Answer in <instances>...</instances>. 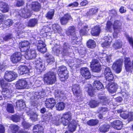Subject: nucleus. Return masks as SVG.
Masks as SVG:
<instances>
[{
    "label": "nucleus",
    "instance_id": "a211bd4d",
    "mask_svg": "<svg viewBox=\"0 0 133 133\" xmlns=\"http://www.w3.org/2000/svg\"><path fill=\"white\" fill-rule=\"evenodd\" d=\"M72 18L70 14H66L60 18V21L62 25H65L66 24L69 20H72Z\"/></svg>",
    "mask_w": 133,
    "mask_h": 133
},
{
    "label": "nucleus",
    "instance_id": "7ed1b4c3",
    "mask_svg": "<svg viewBox=\"0 0 133 133\" xmlns=\"http://www.w3.org/2000/svg\"><path fill=\"white\" fill-rule=\"evenodd\" d=\"M58 73L61 81H64L68 78V72L65 66L63 65L60 66L58 69Z\"/></svg>",
    "mask_w": 133,
    "mask_h": 133
},
{
    "label": "nucleus",
    "instance_id": "20e7f679",
    "mask_svg": "<svg viewBox=\"0 0 133 133\" xmlns=\"http://www.w3.org/2000/svg\"><path fill=\"white\" fill-rule=\"evenodd\" d=\"M72 115L70 112H68L63 114L62 116H59L58 119L59 123H62L64 125H66L70 122Z\"/></svg>",
    "mask_w": 133,
    "mask_h": 133
},
{
    "label": "nucleus",
    "instance_id": "49530a36",
    "mask_svg": "<svg viewBox=\"0 0 133 133\" xmlns=\"http://www.w3.org/2000/svg\"><path fill=\"white\" fill-rule=\"evenodd\" d=\"M89 104L91 108H94L98 105V102L95 100H91Z\"/></svg>",
    "mask_w": 133,
    "mask_h": 133
},
{
    "label": "nucleus",
    "instance_id": "a19ab883",
    "mask_svg": "<svg viewBox=\"0 0 133 133\" xmlns=\"http://www.w3.org/2000/svg\"><path fill=\"white\" fill-rule=\"evenodd\" d=\"M6 110L8 112L11 113H13L15 112L14 106L11 104H7Z\"/></svg>",
    "mask_w": 133,
    "mask_h": 133
},
{
    "label": "nucleus",
    "instance_id": "1a4fd4ad",
    "mask_svg": "<svg viewBox=\"0 0 133 133\" xmlns=\"http://www.w3.org/2000/svg\"><path fill=\"white\" fill-rule=\"evenodd\" d=\"M27 85V83L25 80L20 79L16 82L15 86L17 89H22L26 88Z\"/></svg>",
    "mask_w": 133,
    "mask_h": 133
},
{
    "label": "nucleus",
    "instance_id": "de8ad7c7",
    "mask_svg": "<svg viewBox=\"0 0 133 133\" xmlns=\"http://www.w3.org/2000/svg\"><path fill=\"white\" fill-rule=\"evenodd\" d=\"M44 64V63H41L39 64H38L37 66L36 67L38 70V71L39 72H41L45 70V66Z\"/></svg>",
    "mask_w": 133,
    "mask_h": 133
},
{
    "label": "nucleus",
    "instance_id": "412c9836",
    "mask_svg": "<svg viewBox=\"0 0 133 133\" xmlns=\"http://www.w3.org/2000/svg\"><path fill=\"white\" fill-rule=\"evenodd\" d=\"M77 123L74 120H72L69 123L68 126V128L70 131L71 132L75 131L76 128Z\"/></svg>",
    "mask_w": 133,
    "mask_h": 133
},
{
    "label": "nucleus",
    "instance_id": "5fc2aeb1",
    "mask_svg": "<svg viewBox=\"0 0 133 133\" xmlns=\"http://www.w3.org/2000/svg\"><path fill=\"white\" fill-rule=\"evenodd\" d=\"M112 23L110 21L108 22L107 24L106 30L107 31H110L112 29Z\"/></svg>",
    "mask_w": 133,
    "mask_h": 133
},
{
    "label": "nucleus",
    "instance_id": "f704fd0d",
    "mask_svg": "<svg viewBox=\"0 0 133 133\" xmlns=\"http://www.w3.org/2000/svg\"><path fill=\"white\" fill-rule=\"evenodd\" d=\"M69 45L67 43H65L63 46V54L64 55H67L68 53V49H69Z\"/></svg>",
    "mask_w": 133,
    "mask_h": 133
},
{
    "label": "nucleus",
    "instance_id": "7c9ffc66",
    "mask_svg": "<svg viewBox=\"0 0 133 133\" xmlns=\"http://www.w3.org/2000/svg\"><path fill=\"white\" fill-rule=\"evenodd\" d=\"M113 46L114 48L116 49L121 48L122 46V42L120 40L116 41L115 43L113 44Z\"/></svg>",
    "mask_w": 133,
    "mask_h": 133
},
{
    "label": "nucleus",
    "instance_id": "a878e982",
    "mask_svg": "<svg viewBox=\"0 0 133 133\" xmlns=\"http://www.w3.org/2000/svg\"><path fill=\"white\" fill-rule=\"evenodd\" d=\"M19 72L21 75L27 74L29 72V70L27 66H25L21 65L19 66Z\"/></svg>",
    "mask_w": 133,
    "mask_h": 133
},
{
    "label": "nucleus",
    "instance_id": "69168bd1",
    "mask_svg": "<svg viewBox=\"0 0 133 133\" xmlns=\"http://www.w3.org/2000/svg\"><path fill=\"white\" fill-rule=\"evenodd\" d=\"M24 2L23 0H18L16 5L18 6H21L24 4Z\"/></svg>",
    "mask_w": 133,
    "mask_h": 133
},
{
    "label": "nucleus",
    "instance_id": "6ab92c4d",
    "mask_svg": "<svg viewBox=\"0 0 133 133\" xmlns=\"http://www.w3.org/2000/svg\"><path fill=\"white\" fill-rule=\"evenodd\" d=\"M46 45L42 41H39L37 45V49L38 51L42 53L46 52V48L45 47Z\"/></svg>",
    "mask_w": 133,
    "mask_h": 133
},
{
    "label": "nucleus",
    "instance_id": "2eb2a0df",
    "mask_svg": "<svg viewBox=\"0 0 133 133\" xmlns=\"http://www.w3.org/2000/svg\"><path fill=\"white\" fill-rule=\"evenodd\" d=\"M81 75L85 79H88L91 77V75L89 69L87 68H83L81 70Z\"/></svg>",
    "mask_w": 133,
    "mask_h": 133
},
{
    "label": "nucleus",
    "instance_id": "473e14b6",
    "mask_svg": "<svg viewBox=\"0 0 133 133\" xmlns=\"http://www.w3.org/2000/svg\"><path fill=\"white\" fill-rule=\"evenodd\" d=\"M122 23L119 21L116 20L115 21L113 24V29H116L121 30L120 27Z\"/></svg>",
    "mask_w": 133,
    "mask_h": 133
},
{
    "label": "nucleus",
    "instance_id": "864d4df0",
    "mask_svg": "<svg viewBox=\"0 0 133 133\" xmlns=\"http://www.w3.org/2000/svg\"><path fill=\"white\" fill-rule=\"evenodd\" d=\"M4 23L6 26L9 27L12 25L13 22L11 19H9L5 21Z\"/></svg>",
    "mask_w": 133,
    "mask_h": 133
},
{
    "label": "nucleus",
    "instance_id": "0eeeda50",
    "mask_svg": "<svg viewBox=\"0 0 133 133\" xmlns=\"http://www.w3.org/2000/svg\"><path fill=\"white\" fill-rule=\"evenodd\" d=\"M0 84L3 88L2 91L3 94L6 95L8 97H9V95L11 94L12 91L10 90L9 89L7 88L6 86L4 87V81L3 79H0Z\"/></svg>",
    "mask_w": 133,
    "mask_h": 133
},
{
    "label": "nucleus",
    "instance_id": "bf43d9fd",
    "mask_svg": "<svg viewBox=\"0 0 133 133\" xmlns=\"http://www.w3.org/2000/svg\"><path fill=\"white\" fill-rule=\"evenodd\" d=\"M114 29V32L113 34V36L114 38H116L117 36L118 33L120 32L121 30L116 29Z\"/></svg>",
    "mask_w": 133,
    "mask_h": 133
},
{
    "label": "nucleus",
    "instance_id": "052dcab7",
    "mask_svg": "<svg viewBox=\"0 0 133 133\" xmlns=\"http://www.w3.org/2000/svg\"><path fill=\"white\" fill-rule=\"evenodd\" d=\"M98 97L100 100L99 102H104L107 100V98L105 97L102 95H99Z\"/></svg>",
    "mask_w": 133,
    "mask_h": 133
},
{
    "label": "nucleus",
    "instance_id": "4be33fe9",
    "mask_svg": "<svg viewBox=\"0 0 133 133\" xmlns=\"http://www.w3.org/2000/svg\"><path fill=\"white\" fill-rule=\"evenodd\" d=\"M0 10L3 13L8 12L9 10V5L3 2H0Z\"/></svg>",
    "mask_w": 133,
    "mask_h": 133
},
{
    "label": "nucleus",
    "instance_id": "c85d7f7f",
    "mask_svg": "<svg viewBox=\"0 0 133 133\" xmlns=\"http://www.w3.org/2000/svg\"><path fill=\"white\" fill-rule=\"evenodd\" d=\"M89 86L85 88V90L87 91L89 95L92 96L94 94V91L91 85H88Z\"/></svg>",
    "mask_w": 133,
    "mask_h": 133
},
{
    "label": "nucleus",
    "instance_id": "cd10ccee",
    "mask_svg": "<svg viewBox=\"0 0 133 133\" xmlns=\"http://www.w3.org/2000/svg\"><path fill=\"white\" fill-rule=\"evenodd\" d=\"M45 94L44 91L40 92H36L33 96L31 97V99H35L37 98L38 99L39 98H41V97Z\"/></svg>",
    "mask_w": 133,
    "mask_h": 133
},
{
    "label": "nucleus",
    "instance_id": "c03bdc74",
    "mask_svg": "<svg viewBox=\"0 0 133 133\" xmlns=\"http://www.w3.org/2000/svg\"><path fill=\"white\" fill-rule=\"evenodd\" d=\"M54 9L50 10L46 14V17L49 19H51L54 16Z\"/></svg>",
    "mask_w": 133,
    "mask_h": 133
},
{
    "label": "nucleus",
    "instance_id": "774afa93",
    "mask_svg": "<svg viewBox=\"0 0 133 133\" xmlns=\"http://www.w3.org/2000/svg\"><path fill=\"white\" fill-rule=\"evenodd\" d=\"M105 41L108 43H110L112 41V39L111 37L105 36L104 37Z\"/></svg>",
    "mask_w": 133,
    "mask_h": 133
},
{
    "label": "nucleus",
    "instance_id": "423d86ee",
    "mask_svg": "<svg viewBox=\"0 0 133 133\" xmlns=\"http://www.w3.org/2000/svg\"><path fill=\"white\" fill-rule=\"evenodd\" d=\"M123 63V60L120 59L113 63L112 68L117 73H119L121 71Z\"/></svg>",
    "mask_w": 133,
    "mask_h": 133
},
{
    "label": "nucleus",
    "instance_id": "f257e3e1",
    "mask_svg": "<svg viewBox=\"0 0 133 133\" xmlns=\"http://www.w3.org/2000/svg\"><path fill=\"white\" fill-rule=\"evenodd\" d=\"M41 8L40 4L37 2H33L31 4L27 3L26 6L19 12V15L22 17L27 18L31 16L30 12L32 9L37 11Z\"/></svg>",
    "mask_w": 133,
    "mask_h": 133
},
{
    "label": "nucleus",
    "instance_id": "393cba45",
    "mask_svg": "<svg viewBox=\"0 0 133 133\" xmlns=\"http://www.w3.org/2000/svg\"><path fill=\"white\" fill-rule=\"evenodd\" d=\"M93 87L95 89L96 88L97 90L101 91L104 88L103 85L98 81H95L93 84Z\"/></svg>",
    "mask_w": 133,
    "mask_h": 133
},
{
    "label": "nucleus",
    "instance_id": "ddd939ff",
    "mask_svg": "<svg viewBox=\"0 0 133 133\" xmlns=\"http://www.w3.org/2000/svg\"><path fill=\"white\" fill-rule=\"evenodd\" d=\"M98 58L102 63H104L109 61L111 58V57L109 55L107 56L105 53H102L99 54V55Z\"/></svg>",
    "mask_w": 133,
    "mask_h": 133
},
{
    "label": "nucleus",
    "instance_id": "680f3d73",
    "mask_svg": "<svg viewBox=\"0 0 133 133\" xmlns=\"http://www.w3.org/2000/svg\"><path fill=\"white\" fill-rule=\"evenodd\" d=\"M98 64H99L98 61L97 59H94L92 60V62H91L90 66L91 67H92L93 66L96 65Z\"/></svg>",
    "mask_w": 133,
    "mask_h": 133
},
{
    "label": "nucleus",
    "instance_id": "603ef678",
    "mask_svg": "<svg viewBox=\"0 0 133 133\" xmlns=\"http://www.w3.org/2000/svg\"><path fill=\"white\" fill-rule=\"evenodd\" d=\"M105 76L107 80L109 82L112 81L114 80V77L112 73L108 75H106Z\"/></svg>",
    "mask_w": 133,
    "mask_h": 133
},
{
    "label": "nucleus",
    "instance_id": "09e8293b",
    "mask_svg": "<svg viewBox=\"0 0 133 133\" xmlns=\"http://www.w3.org/2000/svg\"><path fill=\"white\" fill-rule=\"evenodd\" d=\"M37 21L36 19H31L29 21L28 25L30 26H34L36 24Z\"/></svg>",
    "mask_w": 133,
    "mask_h": 133
},
{
    "label": "nucleus",
    "instance_id": "c756f323",
    "mask_svg": "<svg viewBox=\"0 0 133 133\" xmlns=\"http://www.w3.org/2000/svg\"><path fill=\"white\" fill-rule=\"evenodd\" d=\"M65 106V104L63 102H60L57 103L56 106V110L59 111L63 110Z\"/></svg>",
    "mask_w": 133,
    "mask_h": 133
},
{
    "label": "nucleus",
    "instance_id": "72a5a7b5",
    "mask_svg": "<svg viewBox=\"0 0 133 133\" xmlns=\"http://www.w3.org/2000/svg\"><path fill=\"white\" fill-rule=\"evenodd\" d=\"M52 29L55 33H60L62 30L60 26L58 24H55L52 25Z\"/></svg>",
    "mask_w": 133,
    "mask_h": 133
},
{
    "label": "nucleus",
    "instance_id": "6e6d98bb",
    "mask_svg": "<svg viewBox=\"0 0 133 133\" xmlns=\"http://www.w3.org/2000/svg\"><path fill=\"white\" fill-rule=\"evenodd\" d=\"M11 118L12 120L14 122H17L19 120V117L17 115H14L12 116Z\"/></svg>",
    "mask_w": 133,
    "mask_h": 133
},
{
    "label": "nucleus",
    "instance_id": "4c0bfd02",
    "mask_svg": "<svg viewBox=\"0 0 133 133\" xmlns=\"http://www.w3.org/2000/svg\"><path fill=\"white\" fill-rule=\"evenodd\" d=\"M27 112V114L28 115H29L30 116V118L32 121H36L37 119L38 115L36 113L32 112L31 113L30 112Z\"/></svg>",
    "mask_w": 133,
    "mask_h": 133
},
{
    "label": "nucleus",
    "instance_id": "b1692460",
    "mask_svg": "<svg viewBox=\"0 0 133 133\" xmlns=\"http://www.w3.org/2000/svg\"><path fill=\"white\" fill-rule=\"evenodd\" d=\"M25 107V104L22 100H18L16 103V108L18 110L24 109Z\"/></svg>",
    "mask_w": 133,
    "mask_h": 133
},
{
    "label": "nucleus",
    "instance_id": "dca6fc26",
    "mask_svg": "<svg viewBox=\"0 0 133 133\" xmlns=\"http://www.w3.org/2000/svg\"><path fill=\"white\" fill-rule=\"evenodd\" d=\"M21 57L22 55L20 52H16L11 56V61L13 63H16L21 60Z\"/></svg>",
    "mask_w": 133,
    "mask_h": 133
},
{
    "label": "nucleus",
    "instance_id": "f3484780",
    "mask_svg": "<svg viewBox=\"0 0 133 133\" xmlns=\"http://www.w3.org/2000/svg\"><path fill=\"white\" fill-rule=\"evenodd\" d=\"M56 102L55 100L53 98H49L45 101V105L46 108L52 109L54 107Z\"/></svg>",
    "mask_w": 133,
    "mask_h": 133
},
{
    "label": "nucleus",
    "instance_id": "13d9d810",
    "mask_svg": "<svg viewBox=\"0 0 133 133\" xmlns=\"http://www.w3.org/2000/svg\"><path fill=\"white\" fill-rule=\"evenodd\" d=\"M110 69L108 67H106L104 71V75H108L112 73Z\"/></svg>",
    "mask_w": 133,
    "mask_h": 133
},
{
    "label": "nucleus",
    "instance_id": "5701e85b",
    "mask_svg": "<svg viewBox=\"0 0 133 133\" xmlns=\"http://www.w3.org/2000/svg\"><path fill=\"white\" fill-rule=\"evenodd\" d=\"M43 130L42 127L39 124L35 125L33 129L34 133H43Z\"/></svg>",
    "mask_w": 133,
    "mask_h": 133
},
{
    "label": "nucleus",
    "instance_id": "4468645a",
    "mask_svg": "<svg viewBox=\"0 0 133 133\" xmlns=\"http://www.w3.org/2000/svg\"><path fill=\"white\" fill-rule=\"evenodd\" d=\"M98 58L102 63H104L109 61L111 58V57L109 55L107 56L105 53H102L99 54V55Z\"/></svg>",
    "mask_w": 133,
    "mask_h": 133
},
{
    "label": "nucleus",
    "instance_id": "c9c22d12",
    "mask_svg": "<svg viewBox=\"0 0 133 133\" xmlns=\"http://www.w3.org/2000/svg\"><path fill=\"white\" fill-rule=\"evenodd\" d=\"M75 28L74 26L69 27L68 28V30L66 32V34L68 36H70L75 33Z\"/></svg>",
    "mask_w": 133,
    "mask_h": 133
},
{
    "label": "nucleus",
    "instance_id": "37998d69",
    "mask_svg": "<svg viewBox=\"0 0 133 133\" xmlns=\"http://www.w3.org/2000/svg\"><path fill=\"white\" fill-rule=\"evenodd\" d=\"M10 128L13 133H16L19 129V127L17 125L12 124L10 126Z\"/></svg>",
    "mask_w": 133,
    "mask_h": 133
},
{
    "label": "nucleus",
    "instance_id": "3c124183",
    "mask_svg": "<svg viewBox=\"0 0 133 133\" xmlns=\"http://www.w3.org/2000/svg\"><path fill=\"white\" fill-rule=\"evenodd\" d=\"M93 71L95 72H99L101 69V65L99 64H98L96 65L93 66Z\"/></svg>",
    "mask_w": 133,
    "mask_h": 133
},
{
    "label": "nucleus",
    "instance_id": "6e6552de",
    "mask_svg": "<svg viewBox=\"0 0 133 133\" xmlns=\"http://www.w3.org/2000/svg\"><path fill=\"white\" fill-rule=\"evenodd\" d=\"M36 55L35 51L32 49L25 52L24 56L26 59L29 60L35 58Z\"/></svg>",
    "mask_w": 133,
    "mask_h": 133
},
{
    "label": "nucleus",
    "instance_id": "aec40b11",
    "mask_svg": "<svg viewBox=\"0 0 133 133\" xmlns=\"http://www.w3.org/2000/svg\"><path fill=\"white\" fill-rule=\"evenodd\" d=\"M72 90L74 95L76 96H80L81 93L79 85L77 84L73 85Z\"/></svg>",
    "mask_w": 133,
    "mask_h": 133
},
{
    "label": "nucleus",
    "instance_id": "58836bf2",
    "mask_svg": "<svg viewBox=\"0 0 133 133\" xmlns=\"http://www.w3.org/2000/svg\"><path fill=\"white\" fill-rule=\"evenodd\" d=\"M109 125L108 124H106L104 125L102 127L100 128V131L102 132H106L109 130Z\"/></svg>",
    "mask_w": 133,
    "mask_h": 133
},
{
    "label": "nucleus",
    "instance_id": "39448f33",
    "mask_svg": "<svg viewBox=\"0 0 133 133\" xmlns=\"http://www.w3.org/2000/svg\"><path fill=\"white\" fill-rule=\"evenodd\" d=\"M17 74L15 72L11 71H6L5 74L4 79L8 82H11L15 79Z\"/></svg>",
    "mask_w": 133,
    "mask_h": 133
},
{
    "label": "nucleus",
    "instance_id": "338daca9",
    "mask_svg": "<svg viewBox=\"0 0 133 133\" xmlns=\"http://www.w3.org/2000/svg\"><path fill=\"white\" fill-rule=\"evenodd\" d=\"M22 124L24 126V127L25 129H27L31 125L29 123L25 122H23L22 123Z\"/></svg>",
    "mask_w": 133,
    "mask_h": 133
},
{
    "label": "nucleus",
    "instance_id": "2f4dec72",
    "mask_svg": "<svg viewBox=\"0 0 133 133\" xmlns=\"http://www.w3.org/2000/svg\"><path fill=\"white\" fill-rule=\"evenodd\" d=\"M58 93L61 94L60 95L59 97V100H61L62 99H64L65 97V95L64 94V91L58 90L56 91L55 94V97L59 96V95L58 94Z\"/></svg>",
    "mask_w": 133,
    "mask_h": 133
},
{
    "label": "nucleus",
    "instance_id": "9b49d317",
    "mask_svg": "<svg viewBox=\"0 0 133 133\" xmlns=\"http://www.w3.org/2000/svg\"><path fill=\"white\" fill-rule=\"evenodd\" d=\"M123 125L122 122L119 120H116L111 123V125L114 128L118 130H121Z\"/></svg>",
    "mask_w": 133,
    "mask_h": 133
},
{
    "label": "nucleus",
    "instance_id": "f03ea898",
    "mask_svg": "<svg viewBox=\"0 0 133 133\" xmlns=\"http://www.w3.org/2000/svg\"><path fill=\"white\" fill-rule=\"evenodd\" d=\"M43 81L47 84L51 85L56 81V75L53 72H49L44 75Z\"/></svg>",
    "mask_w": 133,
    "mask_h": 133
},
{
    "label": "nucleus",
    "instance_id": "a18cd8bd",
    "mask_svg": "<svg viewBox=\"0 0 133 133\" xmlns=\"http://www.w3.org/2000/svg\"><path fill=\"white\" fill-rule=\"evenodd\" d=\"M98 122V121L97 120L92 119L88 121L87 123L90 126H94L96 125Z\"/></svg>",
    "mask_w": 133,
    "mask_h": 133
},
{
    "label": "nucleus",
    "instance_id": "ea45409f",
    "mask_svg": "<svg viewBox=\"0 0 133 133\" xmlns=\"http://www.w3.org/2000/svg\"><path fill=\"white\" fill-rule=\"evenodd\" d=\"M98 10V9L96 7L91 8H90L87 13L90 15H93L96 14Z\"/></svg>",
    "mask_w": 133,
    "mask_h": 133
},
{
    "label": "nucleus",
    "instance_id": "e2e57ef3",
    "mask_svg": "<svg viewBox=\"0 0 133 133\" xmlns=\"http://www.w3.org/2000/svg\"><path fill=\"white\" fill-rule=\"evenodd\" d=\"M120 115L122 118L124 119H126L128 117V114L123 112L122 113H121V114H120Z\"/></svg>",
    "mask_w": 133,
    "mask_h": 133
},
{
    "label": "nucleus",
    "instance_id": "f8f14e48",
    "mask_svg": "<svg viewBox=\"0 0 133 133\" xmlns=\"http://www.w3.org/2000/svg\"><path fill=\"white\" fill-rule=\"evenodd\" d=\"M20 47L21 50L26 52L30 48V43L26 41H24L19 43Z\"/></svg>",
    "mask_w": 133,
    "mask_h": 133
},
{
    "label": "nucleus",
    "instance_id": "e433bc0d",
    "mask_svg": "<svg viewBox=\"0 0 133 133\" xmlns=\"http://www.w3.org/2000/svg\"><path fill=\"white\" fill-rule=\"evenodd\" d=\"M87 45L89 48H93L95 47L96 43L93 40L90 39L87 42Z\"/></svg>",
    "mask_w": 133,
    "mask_h": 133
},
{
    "label": "nucleus",
    "instance_id": "9d476101",
    "mask_svg": "<svg viewBox=\"0 0 133 133\" xmlns=\"http://www.w3.org/2000/svg\"><path fill=\"white\" fill-rule=\"evenodd\" d=\"M106 88L109 92L113 93L116 91L117 89V85L114 83H108Z\"/></svg>",
    "mask_w": 133,
    "mask_h": 133
},
{
    "label": "nucleus",
    "instance_id": "79ce46f5",
    "mask_svg": "<svg viewBox=\"0 0 133 133\" xmlns=\"http://www.w3.org/2000/svg\"><path fill=\"white\" fill-rule=\"evenodd\" d=\"M72 40H73L72 42L73 44H74V43L77 44V43L79 41V38L77 36V35L75 33L70 35Z\"/></svg>",
    "mask_w": 133,
    "mask_h": 133
},
{
    "label": "nucleus",
    "instance_id": "bb28decb",
    "mask_svg": "<svg viewBox=\"0 0 133 133\" xmlns=\"http://www.w3.org/2000/svg\"><path fill=\"white\" fill-rule=\"evenodd\" d=\"M100 31V29L99 27L96 26L92 29L91 34L92 36H97L99 34Z\"/></svg>",
    "mask_w": 133,
    "mask_h": 133
},
{
    "label": "nucleus",
    "instance_id": "8fccbe9b",
    "mask_svg": "<svg viewBox=\"0 0 133 133\" xmlns=\"http://www.w3.org/2000/svg\"><path fill=\"white\" fill-rule=\"evenodd\" d=\"M89 30L88 26H85L80 30V34L81 35H84Z\"/></svg>",
    "mask_w": 133,
    "mask_h": 133
},
{
    "label": "nucleus",
    "instance_id": "4d7b16f0",
    "mask_svg": "<svg viewBox=\"0 0 133 133\" xmlns=\"http://www.w3.org/2000/svg\"><path fill=\"white\" fill-rule=\"evenodd\" d=\"M125 36L130 44L131 45L133 48V41L132 37H130L127 34H125Z\"/></svg>",
    "mask_w": 133,
    "mask_h": 133
},
{
    "label": "nucleus",
    "instance_id": "0e129e2a",
    "mask_svg": "<svg viewBox=\"0 0 133 133\" xmlns=\"http://www.w3.org/2000/svg\"><path fill=\"white\" fill-rule=\"evenodd\" d=\"M79 52L81 56H82L81 57H83L85 56L86 51L84 48H83L79 51Z\"/></svg>",
    "mask_w": 133,
    "mask_h": 133
}]
</instances>
